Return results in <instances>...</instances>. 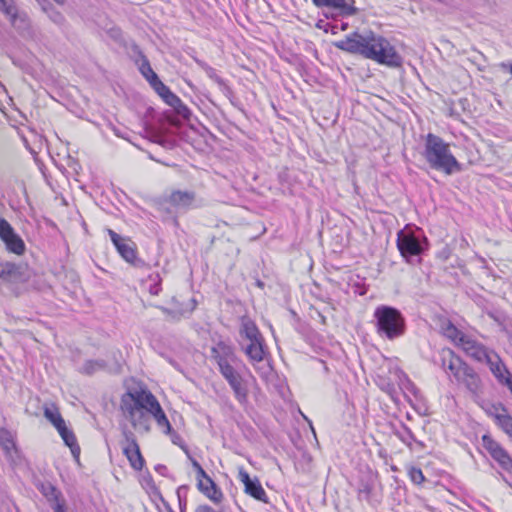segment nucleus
<instances>
[{"label": "nucleus", "mask_w": 512, "mask_h": 512, "mask_svg": "<svg viewBox=\"0 0 512 512\" xmlns=\"http://www.w3.org/2000/svg\"><path fill=\"white\" fill-rule=\"evenodd\" d=\"M335 46L342 51L361 55L388 67L397 68L402 65V57L395 47L385 37L372 31L353 32L337 41Z\"/></svg>", "instance_id": "f257e3e1"}, {"label": "nucleus", "mask_w": 512, "mask_h": 512, "mask_svg": "<svg viewBox=\"0 0 512 512\" xmlns=\"http://www.w3.org/2000/svg\"><path fill=\"white\" fill-rule=\"evenodd\" d=\"M422 156L431 169L446 175L462 171V165L451 152L450 144L433 133L425 137Z\"/></svg>", "instance_id": "f03ea898"}, {"label": "nucleus", "mask_w": 512, "mask_h": 512, "mask_svg": "<svg viewBox=\"0 0 512 512\" xmlns=\"http://www.w3.org/2000/svg\"><path fill=\"white\" fill-rule=\"evenodd\" d=\"M373 316L376 332L380 337L394 340L404 335L406 321L397 308L380 305L376 307Z\"/></svg>", "instance_id": "7ed1b4c3"}, {"label": "nucleus", "mask_w": 512, "mask_h": 512, "mask_svg": "<svg viewBox=\"0 0 512 512\" xmlns=\"http://www.w3.org/2000/svg\"><path fill=\"white\" fill-rule=\"evenodd\" d=\"M397 248L407 262L412 263L428 248V240L420 228L411 229L406 226L397 233Z\"/></svg>", "instance_id": "20e7f679"}, {"label": "nucleus", "mask_w": 512, "mask_h": 512, "mask_svg": "<svg viewBox=\"0 0 512 512\" xmlns=\"http://www.w3.org/2000/svg\"><path fill=\"white\" fill-rule=\"evenodd\" d=\"M481 440L482 446L498 466L505 472L512 474V457L508 451L490 435H483Z\"/></svg>", "instance_id": "39448f33"}, {"label": "nucleus", "mask_w": 512, "mask_h": 512, "mask_svg": "<svg viewBox=\"0 0 512 512\" xmlns=\"http://www.w3.org/2000/svg\"><path fill=\"white\" fill-rule=\"evenodd\" d=\"M158 404L157 398L148 390L127 392L121 398V407L132 406L147 412H150Z\"/></svg>", "instance_id": "423d86ee"}, {"label": "nucleus", "mask_w": 512, "mask_h": 512, "mask_svg": "<svg viewBox=\"0 0 512 512\" xmlns=\"http://www.w3.org/2000/svg\"><path fill=\"white\" fill-rule=\"evenodd\" d=\"M437 363L449 377H453L455 382L459 379L461 373L468 366L459 356H456L451 349H442L439 352Z\"/></svg>", "instance_id": "0eeeda50"}, {"label": "nucleus", "mask_w": 512, "mask_h": 512, "mask_svg": "<svg viewBox=\"0 0 512 512\" xmlns=\"http://www.w3.org/2000/svg\"><path fill=\"white\" fill-rule=\"evenodd\" d=\"M108 234L121 257L135 267L143 265V261L137 257L135 244L130 240L121 237L115 231L109 229Z\"/></svg>", "instance_id": "6e6552de"}, {"label": "nucleus", "mask_w": 512, "mask_h": 512, "mask_svg": "<svg viewBox=\"0 0 512 512\" xmlns=\"http://www.w3.org/2000/svg\"><path fill=\"white\" fill-rule=\"evenodd\" d=\"M0 239L9 252L17 255H22L25 252L24 241L4 218H0Z\"/></svg>", "instance_id": "1a4fd4ad"}, {"label": "nucleus", "mask_w": 512, "mask_h": 512, "mask_svg": "<svg viewBox=\"0 0 512 512\" xmlns=\"http://www.w3.org/2000/svg\"><path fill=\"white\" fill-rule=\"evenodd\" d=\"M123 435L125 438L122 444L124 455L127 457L133 469L137 471L142 470L145 461L134 434L131 431H124Z\"/></svg>", "instance_id": "9d476101"}, {"label": "nucleus", "mask_w": 512, "mask_h": 512, "mask_svg": "<svg viewBox=\"0 0 512 512\" xmlns=\"http://www.w3.org/2000/svg\"><path fill=\"white\" fill-rule=\"evenodd\" d=\"M165 202L176 211L184 212L200 206L197 204L196 193L194 191L174 190L166 198Z\"/></svg>", "instance_id": "9b49d317"}, {"label": "nucleus", "mask_w": 512, "mask_h": 512, "mask_svg": "<svg viewBox=\"0 0 512 512\" xmlns=\"http://www.w3.org/2000/svg\"><path fill=\"white\" fill-rule=\"evenodd\" d=\"M459 348L473 360L483 363L492 351L470 335L462 338Z\"/></svg>", "instance_id": "f8f14e48"}, {"label": "nucleus", "mask_w": 512, "mask_h": 512, "mask_svg": "<svg viewBox=\"0 0 512 512\" xmlns=\"http://www.w3.org/2000/svg\"><path fill=\"white\" fill-rule=\"evenodd\" d=\"M239 480L244 484V491L249 496L263 503H268V498L258 478H250L247 471L243 468L239 469Z\"/></svg>", "instance_id": "ddd939ff"}, {"label": "nucleus", "mask_w": 512, "mask_h": 512, "mask_svg": "<svg viewBox=\"0 0 512 512\" xmlns=\"http://www.w3.org/2000/svg\"><path fill=\"white\" fill-rule=\"evenodd\" d=\"M458 385H462L474 397L482 394L483 384L478 373L471 367L467 366L456 381Z\"/></svg>", "instance_id": "4468645a"}, {"label": "nucleus", "mask_w": 512, "mask_h": 512, "mask_svg": "<svg viewBox=\"0 0 512 512\" xmlns=\"http://www.w3.org/2000/svg\"><path fill=\"white\" fill-rule=\"evenodd\" d=\"M211 356L217 363L218 367L229 363H241V360L236 355L233 346L224 341H219L211 348Z\"/></svg>", "instance_id": "2eb2a0df"}, {"label": "nucleus", "mask_w": 512, "mask_h": 512, "mask_svg": "<svg viewBox=\"0 0 512 512\" xmlns=\"http://www.w3.org/2000/svg\"><path fill=\"white\" fill-rule=\"evenodd\" d=\"M0 11L9 18L11 25L17 30H27L30 27L27 14L18 11L14 0L5 3V5L0 7Z\"/></svg>", "instance_id": "dca6fc26"}, {"label": "nucleus", "mask_w": 512, "mask_h": 512, "mask_svg": "<svg viewBox=\"0 0 512 512\" xmlns=\"http://www.w3.org/2000/svg\"><path fill=\"white\" fill-rule=\"evenodd\" d=\"M121 410L135 429H139L144 432L150 431L151 414L149 412L137 409L136 407L133 408L132 406L121 407Z\"/></svg>", "instance_id": "f3484780"}, {"label": "nucleus", "mask_w": 512, "mask_h": 512, "mask_svg": "<svg viewBox=\"0 0 512 512\" xmlns=\"http://www.w3.org/2000/svg\"><path fill=\"white\" fill-rule=\"evenodd\" d=\"M484 362L489 366L491 373L500 384L503 385L506 378L512 377V374L508 371L497 353L492 351Z\"/></svg>", "instance_id": "a211bd4d"}, {"label": "nucleus", "mask_w": 512, "mask_h": 512, "mask_svg": "<svg viewBox=\"0 0 512 512\" xmlns=\"http://www.w3.org/2000/svg\"><path fill=\"white\" fill-rule=\"evenodd\" d=\"M196 63L198 66L206 73V75L217 84L219 90L222 92V94L227 97L228 99H231L233 97V91L231 87L227 84V82L217 74L216 70L209 66L204 61L196 59Z\"/></svg>", "instance_id": "6ab92c4d"}, {"label": "nucleus", "mask_w": 512, "mask_h": 512, "mask_svg": "<svg viewBox=\"0 0 512 512\" xmlns=\"http://www.w3.org/2000/svg\"><path fill=\"white\" fill-rule=\"evenodd\" d=\"M0 278L10 282L24 281V267L11 262H0Z\"/></svg>", "instance_id": "aec40b11"}, {"label": "nucleus", "mask_w": 512, "mask_h": 512, "mask_svg": "<svg viewBox=\"0 0 512 512\" xmlns=\"http://www.w3.org/2000/svg\"><path fill=\"white\" fill-rule=\"evenodd\" d=\"M120 365L116 364L113 367H110L105 360L97 359V360H86L83 365L79 368V372L91 376L100 371H109V372H119Z\"/></svg>", "instance_id": "412c9836"}, {"label": "nucleus", "mask_w": 512, "mask_h": 512, "mask_svg": "<svg viewBox=\"0 0 512 512\" xmlns=\"http://www.w3.org/2000/svg\"><path fill=\"white\" fill-rule=\"evenodd\" d=\"M230 388L233 391L235 399L241 406H246L248 404V383L242 375L237 378L230 380L227 382Z\"/></svg>", "instance_id": "4be33fe9"}, {"label": "nucleus", "mask_w": 512, "mask_h": 512, "mask_svg": "<svg viewBox=\"0 0 512 512\" xmlns=\"http://www.w3.org/2000/svg\"><path fill=\"white\" fill-rule=\"evenodd\" d=\"M149 413L154 418V420L156 421L158 427L162 430V432L167 434V435H170L171 438H172V441L174 443H176L174 438H177L178 435L173 430V428H172L168 418L166 417V415H165V413H164L160 403L157 406H155V408H153Z\"/></svg>", "instance_id": "5701e85b"}, {"label": "nucleus", "mask_w": 512, "mask_h": 512, "mask_svg": "<svg viewBox=\"0 0 512 512\" xmlns=\"http://www.w3.org/2000/svg\"><path fill=\"white\" fill-rule=\"evenodd\" d=\"M197 487L205 496H207L214 503H220L222 501L223 493L217 487L216 483L211 479V477H207V480L205 481H203L202 479H198Z\"/></svg>", "instance_id": "b1692460"}, {"label": "nucleus", "mask_w": 512, "mask_h": 512, "mask_svg": "<svg viewBox=\"0 0 512 512\" xmlns=\"http://www.w3.org/2000/svg\"><path fill=\"white\" fill-rule=\"evenodd\" d=\"M239 334L242 338L248 340L249 342L262 340L263 338L257 325L249 317L241 318Z\"/></svg>", "instance_id": "393cba45"}, {"label": "nucleus", "mask_w": 512, "mask_h": 512, "mask_svg": "<svg viewBox=\"0 0 512 512\" xmlns=\"http://www.w3.org/2000/svg\"><path fill=\"white\" fill-rule=\"evenodd\" d=\"M244 353L252 365L256 367V364L261 363L265 356L264 338H262V340L249 342L244 348Z\"/></svg>", "instance_id": "a878e982"}, {"label": "nucleus", "mask_w": 512, "mask_h": 512, "mask_svg": "<svg viewBox=\"0 0 512 512\" xmlns=\"http://www.w3.org/2000/svg\"><path fill=\"white\" fill-rule=\"evenodd\" d=\"M64 443L70 448L74 458L78 459L80 455V447L72 430L68 429L66 424L57 429Z\"/></svg>", "instance_id": "bb28decb"}, {"label": "nucleus", "mask_w": 512, "mask_h": 512, "mask_svg": "<svg viewBox=\"0 0 512 512\" xmlns=\"http://www.w3.org/2000/svg\"><path fill=\"white\" fill-rule=\"evenodd\" d=\"M190 301L192 305L189 309L182 307L169 309L164 306H157V308L160 309L164 314H166L170 320L179 321L181 318L185 317L187 314H190L196 308V300L191 299Z\"/></svg>", "instance_id": "cd10ccee"}, {"label": "nucleus", "mask_w": 512, "mask_h": 512, "mask_svg": "<svg viewBox=\"0 0 512 512\" xmlns=\"http://www.w3.org/2000/svg\"><path fill=\"white\" fill-rule=\"evenodd\" d=\"M44 416L56 429H59L61 426L66 424L58 408L54 405H46L44 407Z\"/></svg>", "instance_id": "c85d7f7f"}, {"label": "nucleus", "mask_w": 512, "mask_h": 512, "mask_svg": "<svg viewBox=\"0 0 512 512\" xmlns=\"http://www.w3.org/2000/svg\"><path fill=\"white\" fill-rule=\"evenodd\" d=\"M317 7H328L341 12L350 13V7L347 5L346 0H312Z\"/></svg>", "instance_id": "c756f323"}, {"label": "nucleus", "mask_w": 512, "mask_h": 512, "mask_svg": "<svg viewBox=\"0 0 512 512\" xmlns=\"http://www.w3.org/2000/svg\"><path fill=\"white\" fill-rule=\"evenodd\" d=\"M503 413H497L495 419L501 429L512 439V416L506 412L504 407H501Z\"/></svg>", "instance_id": "7c9ffc66"}, {"label": "nucleus", "mask_w": 512, "mask_h": 512, "mask_svg": "<svg viewBox=\"0 0 512 512\" xmlns=\"http://www.w3.org/2000/svg\"><path fill=\"white\" fill-rule=\"evenodd\" d=\"M42 6V9L47 13L48 17L52 22L57 25H62L65 21L64 16L61 12L57 11L49 2L46 0H37Z\"/></svg>", "instance_id": "2f4dec72"}, {"label": "nucleus", "mask_w": 512, "mask_h": 512, "mask_svg": "<svg viewBox=\"0 0 512 512\" xmlns=\"http://www.w3.org/2000/svg\"><path fill=\"white\" fill-rule=\"evenodd\" d=\"M444 335L449 338L457 347L461 344L462 338H466L467 334L459 330L451 322L444 328Z\"/></svg>", "instance_id": "473e14b6"}, {"label": "nucleus", "mask_w": 512, "mask_h": 512, "mask_svg": "<svg viewBox=\"0 0 512 512\" xmlns=\"http://www.w3.org/2000/svg\"><path fill=\"white\" fill-rule=\"evenodd\" d=\"M141 63L139 65V71L142 76L151 84L158 78V75L152 69L149 60L143 54H141Z\"/></svg>", "instance_id": "72a5a7b5"}, {"label": "nucleus", "mask_w": 512, "mask_h": 512, "mask_svg": "<svg viewBox=\"0 0 512 512\" xmlns=\"http://www.w3.org/2000/svg\"><path fill=\"white\" fill-rule=\"evenodd\" d=\"M241 363H229L225 364L223 366L218 367L219 372L221 373L222 377L229 382L230 380H233L240 376V372L238 371L239 366Z\"/></svg>", "instance_id": "f704fd0d"}, {"label": "nucleus", "mask_w": 512, "mask_h": 512, "mask_svg": "<svg viewBox=\"0 0 512 512\" xmlns=\"http://www.w3.org/2000/svg\"><path fill=\"white\" fill-rule=\"evenodd\" d=\"M0 445L8 454L16 449L13 437L11 433L6 429L0 430Z\"/></svg>", "instance_id": "c9c22d12"}, {"label": "nucleus", "mask_w": 512, "mask_h": 512, "mask_svg": "<svg viewBox=\"0 0 512 512\" xmlns=\"http://www.w3.org/2000/svg\"><path fill=\"white\" fill-rule=\"evenodd\" d=\"M396 435L405 445H407L410 448L412 446V443L416 442L414 434L406 425H403L402 430L397 431Z\"/></svg>", "instance_id": "e433bc0d"}, {"label": "nucleus", "mask_w": 512, "mask_h": 512, "mask_svg": "<svg viewBox=\"0 0 512 512\" xmlns=\"http://www.w3.org/2000/svg\"><path fill=\"white\" fill-rule=\"evenodd\" d=\"M42 492L48 499H53L56 501V503L61 502L59 499L60 492L50 483L47 485L42 484Z\"/></svg>", "instance_id": "4c0bfd02"}, {"label": "nucleus", "mask_w": 512, "mask_h": 512, "mask_svg": "<svg viewBox=\"0 0 512 512\" xmlns=\"http://www.w3.org/2000/svg\"><path fill=\"white\" fill-rule=\"evenodd\" d=\"M409 477L411 481L417 485L422 484L425 480L422 470L417 467H411L409 469Z\"/></svg>", "instance_id": "58836bf2"}, {"label": "nucleus", "mask_w": 512, "mask_h": 512, "mask_svg": "<svg viewBox=\"0 0 512 512\" xmlns=\"http://www.w3.org/2000/svg\"><path fill=\"white\" fill-rule=\"evenodd\" d=\"M373 489V485L370 482H361L358 488L359 498H363L368 500L370 498L371 492Z\"/></svg>", "instance_id": "ea45409f"}, {"label": "nucleus", "mask_w": 512, "mask_h": 512, "mask_svg": "<svg viewBox=\"0 0 512 512\" xmlns=\"http://www.w3.org/2000/svg\"><path fill=\"white\" fill-rule=\"evenodd\" d=\"M152 88L158 93V95L163 98V95H165L170 89L167 87L160 79L159 77L153 81L151 84Z\"/></svg>", "instance_id": "a19ab883"}, {"label": "nucleus", "mask_w": 512, "mask_h": 512, "mask_svg": "<svg viewBox=\"0 0 512 512\" xmlns=\"http://www.w3.org/2000/svg\"><path fill=\"white\" fill-rule=\"evenodd\" d=\"M172 108L179 114L180 116L189 119L191 112L188 109V107L182 102V100H179V104H175Z\"/></svg>", "instance_id": "79ce46f5"}, {"label": "nucleus", "mask_w": 512, "mask_h": 512, "mask_svg": "<svg viewBox=\"0 0 512 512\" xmlns=\"http://www.w3.org/2000/svg\"><path fill=\"white\" fill-rule=\"evenodd\" d=\"M403 388L404 390L407 392V393H410L411 395H413L415 398H418L419 397V390L418 388L415 386V384L410 381L409 379H406L405 383L403 384Z\"/></svg>", "instance_id": "37998d69"}, {"label": "nucleus", "mask_w": 512, "mask_h": 512, "mask_svg": "<svg viewBox=\"0 0 512 512\" xmlns=\"http://www.w3.org/2000/svg\"><path fill=\"white\" fill-rule=\"evenodd\" d=\"M162 99L171 107H173L175 104H179L180 100V98L171 90H169L165 95H163Z\"/></svg>", "instance_id": "c03bdc74"}, {"label": "nucleus", "mask_w": 512, "mask_h": 512, "mask_svg": "<svg viewBox=\"0 0 512 512\" xmlns=\"http://www.w3.org/2000/svg\"><path fill=\"white\" fill-rule=\"evenodd\" d=\"M156 279H157V282L149 287V292L152 295H158L161 291V283H160L161 279L158 274L156 275Z\"/></svg>", "instance_id": "a18cd8bd"}, {"label": "nucleus", "mask_w": 512, "mask_h": 512, "mask_svg": "<svg viewBox=\"0 0 512 512\" xmlns=\"http://www.w3.org/2000/svg\"><path fill=\"white\" fill-rule=\"evenodd\" d=\"M187 491H188V487L186 485H182V486L178 487L177 496H178L180 504L182 503V497H186Z\"/></svg>", "instance_id": "49530a36"}, {"label": "nucleus", "mask_w": 512, "mask_h": 512, "mask_svg": "<svg viewBox=\"0 0 512 512\" xmlns=\"http://www.w3.org/2000/svg\"><path fill=\"white\" fill-rule=\"evenodd\" d=\"M197 473V480L202 479L203 481L207 480V477H210L205 470L201 467L200 469L196 470Z\"/></svg>", "instance_id": "de8ad7c7"}, {"label": "nucleus", "mask_w": 512, "mask_h": 512, "mask_svg": "<svg viewBox=\"0 0 512 512\" xmlns=\"http://www.w3.org/2000/svg\"><path fill=\"white\" fill-rule=\"evenodd\" d=\"M53 510L54 512H67L62 502L55 503Z\"/></svg>", "instance_id": "09e8293b"}, {"label": "nucleus", "mask_w": 512, "mask_h": 512, "mask_svg": "<svg viewBox=\"0 0 512 512\" xmlns=\"http://www.w3.org/2000/svg\"><path fill=\"white\" fill-rule=\"evenodd\" d=\"M189 459H190V461H191V463H192V466H193V468L195 469V471H196V470H198V469H200V468L202 467V466L200 465V463H199L196 459H194L193 457L189 456Z\"/></svg>", "instance_id": "8fccbe9b"}, {"label": "nucleus", "mask_w": 512, "mask_h": 512, "mask_svg": "<svg viewBox=\"0 0 512 512\" xmlns=\"http://www.w3.org/2000/svg\"><path fill=\"white\" fill-rule=\"evenodd\" d=\"M155 470H156L157 472H159L160 474L164 475V474H165V472L167 471V468H166V466L159 464V465H157V466L155 467Z\"/></svg>", "instance_id": "3c124183"}, {"label": "nucleus", "mask_w": 512, "mask_h": 512, "mask_svg": "<svg viewBox=\"0 0 512 512\" xmlns=\"http://www.w3.org/2000/svg\"><path fill=\"white\" fill-rule=\"evenodd\" d=\"M501 67L504 69H508V71L512 74V62L510 64L502 63Z\"/></svg>", "instance_id": "603ef678"}, {"label": "nucleus", "mask_w": 512, "mask_h": 512, "mask_svg": "<svg viewBox=\"0 0 512 512\" xmlns=\"http://www.w3.org/2000/svg\"><path fill=\"white\" fill-rule=\"evenodd\" d=\"M256 285L260 288H263L264 287V283L261 281V280H257L256 281Z\"/></svg>", "instance_id": "864d4df0"}, {"label": "nucleus", "mask_w": 512, "mask_h": 512, "mask_svg": "<svg viewBox=\"0 0 512 512\" xmlns=\"http://www.w3.org/2000/svg\"><path fill=\"white\" fill-rule=\"evenodd\" d=\"M56 3L60 4V5H63L65 0H54Z\"/></svg>", "instance_id": "5fc2aeb1"}]
</instances>
